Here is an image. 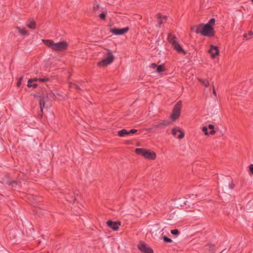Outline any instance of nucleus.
I'll use <instances>...</instances> for the list:
<instances>
[{"instance_id": "obj_1", "label": "nucleus", "mask_w": 253, "mask_h": 253, "mask_svg": "<svg viewBox=\"0 0 253 253\" xmlns=\"http://www.w3.org/2000/svg\"><path fill=\"white\" fill-rule=\"evenodd\" d=\"M42 41L46 45L56 51L65 50L68 46L67 42L65 41H61L56 43L50 40H42Z\"/></svg>"}, {"instance_id": "obj_2", "label": "nucleus", "mask_w": 253, "mask_h": 253, "mask_svg": "<svg viewBox=\"0 0 253 253\" xmlns=\"http://www.w3.org/2000/svg\"><path fill=\"white\" fill-rule=\"evenodd\" d=\"M197 33H201L205 36H212L213 35V29L211 26L207 24H201L197 27Z\"/></svg>"}, {"instance_id": "obj_3", "label": "nucleus", "mask_w": 253, "mask_h": 253, "mask_svg": "<svg viewBox=\"0 0 253 253\" xmlns=\"http://www.w3.org/2000/svg\"><path fill=\"white\" fill-rule=\"evenodd\" d=\"M135 152L137 155L142 156L149 160H155L156 158V154L155 152L144 148H136L135 150Z\"/></svg>"}, {"instance_id": "obj_4", "label": "nucleus", "mask_w": 253, "mask_h": 253, "mask_svg": "<svg viewBox=\"0 0 253 253\" xmlns=\"http://www.w3.org/2000/svg\"><path fill=\"white\" fill-rule=\"evenodd\" d=\"M168 39L169 41L171 43L172 46L175 50H176L178 53L185 54L186 53L185 51L180 46L177 41L176 38L175 36H173L171 34H169L168 35Z\"/></svg>"}, {"instance_id": "obj_5", "label": "nucleus", "mask_w": 253, "mask_h": 253, "mask_svg": "<svg viewBox=\"0 0 253 253\" xmlns=\"http://www.w3.org/2000/svg\"><path fill=\"white\" fill-rule=\"evenodd\" d=\"M181 108L182 102L181 101H179L175 105L173 109L170 116V119L172 121H175L179 118L180 115Z\"/></svg>"}, {"instance_id": "obj_6", "label": "nucleus", "mask_w": 253, "mask_h": 253, "mask_svg": "<svg viewBox=\"0 0 253 253\" xmlns=\"http://www.w3.org/2000/svg\"><path fill=\"white\" fill-rule=\"evenodd\" d=\"M114 59V56L111 52L108 53L107 57L98 63L100 66L105 67L112 63Z\"/></svg>"}, {"instance_id": "obj_7", "label": "nucleus", "mask_w": 253, "mask_h": 253, "mask_svg": "<svg viewBox=\"0 0 253 253\" xmlns=\"http://www.w3.org/2000/svg\"><path fill=\"white\" fill-rule=\"evenodd\" d=\"M54 95V94L53 93H50L48 95L43 93L42 96L40 97V105L41 112H42L43 108L45 106V102L47 101V100L51 99L52 96Z\"/></svg>"}, {"instance_id": "obj_8", "label": "nucleus", "mask_w": 253, "mask_h": 253, "mask_svg": "<svg viewBox=\"0 0 253 253\" xmlns=\"http://www.w3.org/2000/svg\"><path fill=\"white\" fill-rule=\"evenodd\" d=\"M138 248L141 252L144 253H153V250L143 242H139L138 245Z\"/></svg>"}, {"instance_id": "obj_9", "label": "nucleus", "mask_w": 253, "mask_h": 253, "mask_svg": "<svg viewBox=\"0 0 253 253\" xmlns=\"http://www.w3.org/2000/svg\"><path fill=\"white\" fill-rule=\"evenodd\" d=\"M178 128L173 127L171 130V133L175 137L180 139L184 136V133L181 129Z\"/></svg>"}, {"instance_id": "obj_10", "label": "nucleus", "mask_w": 253, "mask_h": 253, "mask_svg": "<svg viewBox=\"0 0 253 253\" xmlns=\"http://www.w3.org/2000/svg\"><path fill=\"white\" fill-rule=\"evenodd\" d=\"M128 27H125L122 29L111 28L110 30V32L115 35H122L126 33L128 31Z\"/></svg>"}, {"instance_id": "obj_11", "label": "nucleus", "mask_w": 253, "mask_h": 253, "mask_svg": "<svg viewBox=\"0 0 253 253\" xmlns=\"http://www.w3.org/2000/svg\"><path fill=\"white\" fill-rule=\"evenodd\" d=\"M208 52L211 54L212 58H215L219 55V50L217 46L213 45H210V48L208 50Z\"/></svg>"}, {"instance_id": "obj_12", "label": "nucleus", "mask_w": 253, "mask_h": 253, "mask_svg": "<svg viewBox=\"0 0 253 253\" xmlns=\"http://www.w3.org/2000/svg\"><path fill=\"white\" fill-rule=\"evenodd\" d=\"M107 225L113 230L116 231L119 229L120 226L121 225V223L120 222L108 221L107 222Z\"/></svg>"}, {"instance_id": "obj_13", "label": "nucleus", "mask_w": 253, "mask_h": 253, "mask_svg": "<svg viewBox=\"0 0 253 253\" xmlns=\"http://www.w3.org/2000/svg\"><path fill=\"white\" fill-rule=\"evenodd\" d=\"M137 129H132L129 131L127 130L126 129H123L120 131H118V135L121 137H124L126 135H129L130 133H134L137 131Z\"/></svg>"}, {"instance_id": "obj_14", "label": "nucleus", "mask_w": 253, "mask_h": 253, "mask_svg": "<svg viewBox=\"0 0 253 253\" xmlns=\"http://www.w3.org/2000/svg\"><path fill=\"white\" fill-rule=\"evenodd\" d=\"M203 131L206 135H213L215 134L216 130H215V127H202Z\"/></svg>"}, {"instance_id": "obj_15", "label": "nucleus", "mask_w": 253, "mask_h": 253, "mask_svg": "<svg viewBox=\"0 0 253 253\" xmlns=\"http://www.w3.org/2000/svg\"><path fill=\"white\" fill-rule=\"evenodd\" d=\"M27 27L32 29H35L36 28V22L34 20L29 21L27 23Z\"/></svg>"}, {"instance_id": "obj_16", "label": "nucleus", "mask_w": 253, "mask_h": 253, "mask_svg": "<svg viewBox=\"0 0 253 253\" xmlns=\"http://www.w3.org/2000/svg\"><path fill=\"white\" fill-rule=\"evenodd\" d=\"M17 30H18V33H20V34L24 35H29L28 32L24 27H18Z\"/></svg>"}, {"instance_id": "obj_17", "label": "nucleus", "mask_w": 253, "mask_h": 253, "mask_svg": "<svg viewBox=\"0 0 253 253\" xmlns=\"http://www.w3.org/2000/svg\"><path fill=\"white\" fill-rule=\"evenodd\" d=\"M78 194H77L76 196H72V197H71V198H69L68 195H67L66 196V198L67 201H69L70 202H75V201L78 200Z\"/></svg>"}, {"instance_id": "obj_18", "label": "nucleus", "mask_w": 253, "mask_h": 253, "mask_svg": "<svg viewBox=\"0 0 253 253\" xmlns=\"http://www.w3.org/2000/svg\"><path fill=\"white\" fill-rule=\"evenodd\" d=\"M38 86V84L36 83H33L32 80H29L28 82L27 86L28 87H33L34 88H36Z\"/></svg>"}, {"instance_id": "obj_19", "label": "nucleus", "mask_w": 253, "mask_h": 253, "mask_svg": "<svg viewBox=\"0 0 253 253\" xmlns=\"http://www.w3.org/2000/svg\"><path fill=\"white\" fill-rule=\"evenodd\" d=\"M165 70V67L164 65H161L157 66L156 69V72L158 73H161V72L164 71Z\"/></svg>"}, {"instance_id": "obj_20", "label": "nucleus", "mask_w": 253, "mask_h": 253, "mask_svg": "<svg viewBox=\"0 0 253 253\" xmlns=\"http://www.w3.org/2000/svg\"><path fill=\"white\" fill-rule=\"evenodd\" d=\"M198 80L200 82H201L206 87H208L209 85V82L208 81L204 80L202 79H198Z\"/></svg>"}, {"instance_id": "obj_21", "label": "nucleus", "mask_w": 253, "mask_h": 253, "mask_svg": "<svg viewBox=\"0 0 253 253\" xmlns=\"http://www.w3.org/2000/svg\"><path fill=\"white\" fill-rule=\"evenodd\" d=\"M215 19H213V18H212L211 19L210 21L208 23L206 24L207 25H209L210 26H211L212 27V26L214 25V23H215Z\"/></svg>"}, {"instance_id": "obj_22", "label": "nucleus", "mask_w": 253, "mask_h": 253, "mask_svg": "<svg viewBox=\"0 0 253 253\" xmlns=\"http://www.w3.org/2000/svg\"><path fill=\"white\" fill-rule=\"evenodd\" d=\"M9 185L12 187L16 188L17 186L18 185V183L16 181H13L10 182Z\"/></svg>"}, {"instance_id": "obj_23", "label": "nucleus", "mask_w": 253, "mask_h": 253, "mask_svg": "<svg viewBox=\"0 0 253 253\" xmlns=\"http://www.w3.org/2000/svg\"><path fill=\"white\" fill-rule=\"evenodd\" d=\"M163 240L166 243H171L172 240L169 238H168L167 236H165L163 237Z\"/></svg>"}, {"instance_id": "obj_24", "label": "nucleus", "mask_w": 253, "mask_h": 253, "mask_svg": "<svg viewBox=\"0 0 253 253\" xmlns=\"http://www.w3.org/2000/svg\"><path fill=\"white\" fill-rule=\"evenodd\" d=\"M170 232L172 234L174 235H178L179 234V232L178 229L171 230Z\"/></svg>"}, {"instance_id": "obj_25", "label": "nucleus", "mask_w": 253, "mask_h": 253, "mask_svg": "<svg viewBox=\"0 0 253 253\" xmlns=\"http://www.w3.org/2000/svg\"><path fill=\"white\" fill-rule=\"evenodd\" d=\"M22 80H23V77H21L19 79L17 83V86L18 87L21 85Z\"/></svg>"}, {"instance_id": "obj_26", "label": "nucleus", "mask_w": 253, "mask_h": 253, "mask_svg": "<svg viewBox=\"0 0 253 253\" xmlns=\"http://www.w3.org/2000/svg\"><path fill=\"white\" fill-rule=\"evenodd\" d=\"M48 80H49L48 78H41V79H39V81L42 82H46V81H48Z\"/></svg>"}, {"instance_id": "obj_27", "label": "nucleus", "mask_w": 253, "mask_h": 253, "mask_svg": "<svg viewBox=\"0 0 253 253\" xmlns=\"http://www.w3.org/2000/svg\"><path fill=\"white\" fill-rule=\"evenodd\" d=\"M99 17H100V18L102 19H105L106 17V15L104 13H102L99 15Z\"/></svg>"}, {"instance_id": "obj_28", "label": "nucleus", "mask_w": 253, "mask_h": 253, "mask_svg": "<svg viewBox=\"0 0 253 253\" xmlns=\"http://www.w3.org/2000/svg\"><path fill=\"white\" fill-rule=\"evenodd\" d=\"M234 186H235V184L233 182H231L229 184V187L231 189H233L234 188Z\"/></svg>"}, {"instance_id": "obj_29", "label": "nucleus", "mask_w": 253, "mask_h": 253, "mask_svg": "<svg viewBox=\"0 0 253 253\" xmlns=\"http://www.w3.org/2000/svg\"><path fill=\"white\" fill-rule=\"evenodd\" d=\"M250 170L253 174V164L250 166Z\"/></svg>"}, {"instance_id": "obj_30", "label": "nucleus", "mask_w": 253, "mask_h": 253, "mask_svg": "<svg viewBox=\"0 0 253 253\" xmlns=\"http://www.w3.org/2000/svg\"><path fill=\"white\" fill-rule=\"evenodd\" d=\"M151 67L153 69H155V68L157 69V66L156 64L153 63L151 65Z\"/></svg>"}, {"instance_id": "obj_31", "label": "nucleus", "mask_w": 253, "mask_h": 253, "mask_svg": "<svg viewBox=\"0 0 253 253\" xmlns=\"http://www.w3.org/2000/svg\"><path fill=\"white\" fill-rule=\"evenodd\" d=\"M29 80H32V82H37V81L39 80V79H38L37 78H35L33 79H30Z\"/></svg>"}, {"instance_id": "obj_32", "label": "nucleus", "mask_w": 253, "mask_h": 253, "mask_svg": "<svg viewBox=\"0 0 253 253\" xmlns=\"http://www.w3.org/2000/svg\"><path fill=\"white\" fill-rule=\"evenodd\" d=\"M212 91H213V93L214 94V95H216V92H215V89H214V87L213 85H212Z\"/></svg>"}, {"instance_id": "obj_33", "label": "nucleus", "mask_w": 253, "mask_h": 253, "mask_svg": "<svg viewBox=\"0 0 253 253\" xmlns=\"http://www.w3.org/2000/svg\"><path fill=\"white\" fill-rule=\"evenodd\" d=\"M98 8V5H94L93 7V9L94 10H96Z\"/></svg>"}, {"instance_id": "obj_34", "label": "nucleus", "mask_w": 253, "mask_h": 253, "mask_svg": "<svg viewBox=\"0 0 253 253\" xmlns=\"http://www.w3.org/2000/svg\"><path fill=\"white\" fill-rule=\"evenodd\" d=\"M71 87H72V86H75L76 88H78L79 87L77 85H76V84H72L70 85Z\"/></svg>"}, {"instance_id": "obj_35", "label": "nucleus", "mask_w": 253, "mask_h": 253, "mask_svg": "<svg viewBox=\"0 0 253 253\" xmlns=\"http://www.w3.org/2000/svg\"><path fill=\"white\" fill-rule=\"evenodd\" d=\"M249 35H250V36L253 35V32H252V31L249 32Z\"/></svg>"}, {"instance_id": "obj_36", "label": "nucleus", "mask_w": 253, "mask_h": 253, "mask_svg": "<svg viewBox=\"0 0 253 253\" xmlns=\"http://www.w3.org/2000/svg\"><path fill=\"white\" fill-rule=\"evenodd\" d=\"M247 36H248V35H247V34H245L244 35V37L245 38H247Z\"/></svg>"}, {"instance_id": "obj_37", "label": "nucleus", "mask_w": 253, "mask_h": 253, "mask_svg": "<svg viewBox=\"0 0 253 253\" xmlns=\"http://www.w3.org/2000/svg\"><path fill=\"white\" fill-rule=\"evenodd\" d=\"M162 23H163V22L162 20H159V24H161Z\"/></svg>"}, {"instance_id": "obj_38", "label": "nucleus", "mask_w": 253, "mask_h": 253, "mask_svg": "<svg viewBox=\"0 0 253 253\" xmlns=\"http://www.w3.org/2000/svg\"><path fill=\"white\" fill-rule=\"evenodd\" d=\"M208 126L211 127V126H213L212 125H209Z\"/></svg>"}, {"instance_id": "obj_39", "label": "nucleus", "mask_w": 253, "mask_h": 253, "mask_svg": "<svg viewBox=\"0 0 253 253\" xmlns=\"http://www.w3.org/2000/svg\"><path fill=\"white\" fill-rule=\"evenodd\" d=\"M158 18H161V16L160 15H159Z\"/></svg>"}, {"instance_id": "obj_40", "label": "nucleus", "mask_w": 253, "mask_h": 253, "mask_svg": "<svg viewBox=\"0 0 253 253\" xmlns=\"http://www.w3.org/2000/svg\"><path fill=\"white\" fill-rule=\"evenodd\" d=\"M163 18H164V19H166V18H167V17H166V16H164V17H163Z\"/></svg>"}, {"instance_id": "obj_41", "label": "nucleus", "mask_w": 253, "mask_h": 253, "mask_svg": "<svg viewBox=\"0 0 253 253\" xmlns=\"http://www.w3.org/2000/svg\"><path fill=\"white\" fill-rule=\"evenodd\" d=\"M191 30H194V28H191Z\"/></svg>"}, {"instance_id": "obj_42", "label": "nucleus", "mask_w": 253, "mask_h": 253, "mask_svg": "<svg viewBox=\"0 0 253 253\" xmlns=\"http://www.w3.org/2000/svg\"><path fill=\"white\" fill-rule=\"evenodd\" d=\"M166 125H169L170 124H165Z\"/></svg>"}, {"instance_id": "obj_43", "label": "nucleus", "mask_w": 253, "mask_h": 253, "mask_svg": "<svg viewBox=\"0 0 253 253\" xmlns=\"http://www.w3.org/2000/svg\"><path fill=\"white\" fill-rule=\"evenodd\" d=\"M252 1L253 2V0H252Z\"/></svg>"}]
</instances>
